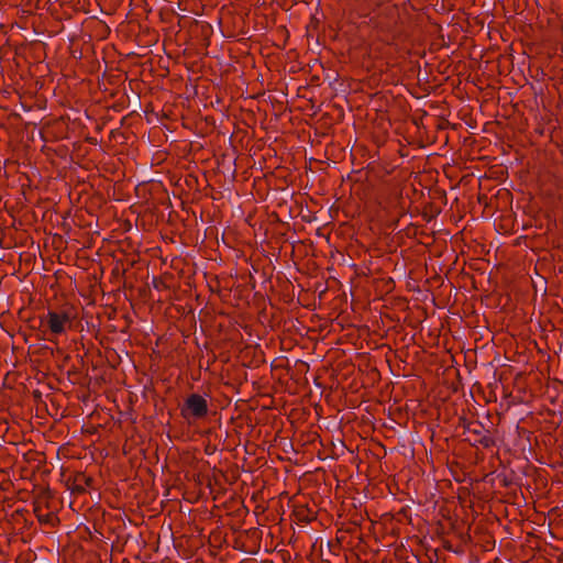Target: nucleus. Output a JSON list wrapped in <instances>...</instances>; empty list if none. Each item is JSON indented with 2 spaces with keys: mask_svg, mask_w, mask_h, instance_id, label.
<instances>
[{
  "mask_svg": "<svg viewBox=\"0 0 563 563\" xmlns=\"http://www.w3.org/2000/svg\"><path fill=\"white\" fill-rule=\"evenodd\" d=\"M73 317L68 310L53 311L49 310L46 316V323L49 331L55 334L65 333L67 328L71 325Z\"/></svg>",
  "mask_w": 563,
  "mask_h": 563,
  "instance_id": "nucleus-2",
  "label": "nucleus"
},
{
  "mask_svg": "<svg viewBox=\"0 0 563 563\" xmlns=\"http://www.w3.org/2000/svg\"><path fill=\"white\" fill-rule=\"evenodd\" d=\"M208 401L203 396L199 394L189 395L180 408L181 417L188 421L191 419H202L208 415Z\"/></svg>",
  "mask_w": 563,
  "mask_h": 563,
  "instance_id": "nucleus-1",
  "label": "nucleus"
},
{
  "mask_svg": "<svg viewBox=\"0 0 563 563\" xmlns=\"http://www.w3.org/2000/svg\"><path fill=\"white\" fill-rule=\"evenodd\" d=\"M465 430L468 433L475 435L474 441L482 444L484 448H488L493 444L492 438L488 435V432L484 429L483 424L479 422H470Z\"/></svg>",
  "mask_w": 563,
  "mask_h": 563,
  "instance_id": "nucleus-3",
  "label": "nucleus"
},
{
  "mask_svg": "<svg viewBox=\"0 0 563 563\" xmlns=\"http://www.w3.org/2000/svg\"><path fill=\"white\" fill-rule=\"evenodd\" d=\"M91 482H92L91 477L86 476L82 473H79L75 477V486H74L73 490L78 492V493H84L86 490V487L91 485Z\"/></svg>",
  "mask_w": 563,
  "mask_h": 563,
  "instance_id": "nucleus-5",
  "label": "nucleus"
},
{
  "mask_svg": "<svg viewBox=\"0 0 563 563\" xmlns=\"http://www.w3.org/2000/svg\"><path fill=\"white\" fill-rule=\"evenodd\" d=\"M34 514L41 523L53 525L56 519V516L53 512L43 514L42 506L38 501L34 505Z\"/></svg>",
  "mask_w": 563,
  "mask_h": 563,
  "instance_id": "nucleus-4",
  "label": "nucleus"
}]
</instances>
